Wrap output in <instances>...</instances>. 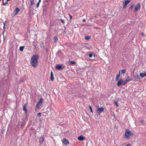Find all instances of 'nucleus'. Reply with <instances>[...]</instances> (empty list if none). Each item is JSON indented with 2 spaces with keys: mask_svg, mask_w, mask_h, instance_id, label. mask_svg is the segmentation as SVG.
I'll list each match as a JSON object with an SVG mask.
<instances>
[{
  "mask_svg": "<svg viewBox=\"0 0 146 146\" xmlns=\"http://www.w3.org/2000/svg\"><path fill=\"white\" fill-rule=\"evenodd\" d=\"M38 58V56L36 55H33L32 57L30 62L31 65L34 68L37 67L38 63L37 60Z\"/></svg>",
  "mask_w": 146,
  "mask_h": 146,
  "instance_id": "f257e3e1",
  "label": "nucleus"
},
{
  "mask_svg": "<svg viewBox=\"0 0 146 146\" xmlns=\"http://www.w3.org/2000/svg\"><path fill=\"white\" fill-rule=\"evenodd\" d=\"M133 135V133L129 129L126 130L125 133V137L126 139H128L129 137V136H132Z\"/></svg>",
  "mask_w": 146,
  "mask_h": 146,
  "instance_id": "f03ea898",
  "label": "nucleus"
},
{
  "mask_svg": "<svg viewBox=\"0 0 146 146\" xmlns=\"http://www.w3.org/2000/svg\"><path fill=\"white\" fill-rule=\"evenodd\" d=\"M43 99L42 98H40L39 101L37 102L36 105V108H38L40 107V106L43 101Z\"/></svg>",
  "mask_w": 146,
  "mask_h": 146,
  "instance_id": "7ed1b4c3",
  "label": "nucleus"
},
{
  "mask_svg": "<svg viewBox=\"0 0 146 146\" xmlns=\"http://www.w3.org/2000/svg\"><path fill=\"white\" fill-rule=\"evenodd\" d=\"M135 12H137L138 10H140L141 8V5L140 3H137L135 7Z\"/></svg>",
  "mask_w": 146,
  "mask_h": 146,
  "instance_id": "20e7f679",
  "label": "nucleus"
},
{
  "mask_svg": "<svg viewBox=\"0 0 146 146\" xmlns=\"http://www.w3.org/2000/svg\"><path fill=\"white\" fill-rule=\"evenodd\" d=\"M104 109V108L103 107L98 108L97 110V112L98 113L100 114L103 111Z\"/></svg>",
  "mask_w": 146,
  "mask_h": 146,
  "instance_id": "39448f33",
  "label": "nucleus"
},
{
  "mask_svg": "<svg viewBox=\"0 0 146 146\" xmlns=\"http://www.w3.org/2000/svg\"><path fill=\"white\" fill-rule=\"evenodd\" d=\"M119 100V98H117L114 100V103L116 105L117 107H119V105L118 104V102Z\"/></svg>",
  "mask_w": 146,
  "mask_h": 146,
  "instance_id": "423d86ee",
  "label": "nucleus"
},
{
  "mask_svg": "<svg viewBox=\"0 0 146 146\" xmlns=\"http://www.w3.org/2000/svg\"><path fill=\"white\" fill-rule=\"evenodd\" d=\"M130 2V0H127L125 1V4L123 7V8H125L126 7L127 5L129 4Z\"/></svg>",
  "mask_w": 146,
  "mask_h": 146,
  "instance_id": "0eeeda50",
  "label": "nucleus"
},
{
  "mask_svg": "<svg viewBox=\"0 0 146 146\" xmlns=\"http://www.w3.org/2000/svg\"><path fill=\"white\" fill-rule=\"evenodd\" d=\"M86 138L84 136H80L78 137V139L79 141H83L85 140Z\"/></svg>",
  "mask_w": 146,
  "mask_h": 146,
  "instance_id": "6e6552de",
  "label": "nucleus"
},
{
  "mask_svg": "<svg viewBox=\"0 0 146 146\" xmlns=\"http://www.w3.org/2000/svg\"><path fill=\"white\" fill-rule=\"evenodd\" d=\"M123 82V80L121 78L120 79L117 84V86H120Z\"/></svg>",
  "mask_w": 146,
  "mask_h": 146,
  "instance_id": "1a4fd4ad",
  "label": "nucleus"
},
{
  "mask_svg": "<svg viewBox=\"0 0 146 146\" xmlns=\"http://www.w3.org/2000/svg\"><path fill=\"white\" fill-rule=\"evenodd\" d=\"M19 11V9L18 7H17L16 10L14 11L13 13H15L14 16L17 15Z\"/></svg>",
  "mask_w": 146,
  "mask_h": 146,
  "instance_id": "9d476101",
  "label": "nucleus"
},
{
  "mask_svg": "<svg viewBox=\"0 0 146 146\" xmlns=\"http://www.w3.org/2000/svg\"><path fill=\"white\" fill-rule=\"evenodd\" d=\"M140 79V78L139 76L138 75H137L136 76H135L134 79L135 80V81H137L138 80H139Z\"/></svg>",
  "mask_w": 146,
  "mask_h": 146,
  "instance_id": "9b49d317",
  "label": "nucleus"
},
{
  "mask_svg": "<svg viewBox=\"0 0 146 146\" xmlns=\"http://www.w3.org/2000/svg\"><path fill=\"white\" fill-rule=\"evenodd\" d=\"M44 141V139L42 137H40L39 139V142L40 144H42Z\"/></svg>",
  "mask_w": 146,
  "mask_h": 146,
  "instance_id": "f8f14e48",
  "label": "nucleus"
},
{
  "mask_svg": "<svg viewBox=\"0 0 146 146\" xmlns=\"http://www.w3.org/2000/svg\"><path fill=\"white\" fill-rule=\"evenodd\" d=\"M63 143L65 145H66L69 143V142L66 139H64L63 141H62Z\"/></svg>",
  "mask_w": 146,
  "mask_h": 146,
  "instance_id": "ddd939ff",
  "label": "nucleus"
},
{
  "mask_svg": "<svg viewBox=\"0 0 146 146\" xmlns=\"http://www.w3.org/2000/svg\"><path fill=\"white\" fill-rule=\"evenodd\" d=\"M54 79L53 72L51 71L50 72V80L52 81H53Z\"/></svg>",
  "mask_w": 146,
  "mask_h": 146,
  "instance_id": "4468645a",
  "label": "nucleus"
},
{
  "mask_svg": "<svg viewBox=\"0 0 146 146\" xmlns=\"http://www.w3.org/2000/svg\"><path fill=\"white\" fill-rule=\"evenodd\" d=\"M146 74H145V72L144 73H141L140 74V76L141 77L143 78L145 76H146Z\"/></svg>",
  "mask_w": 146,
  "mask_h": 146,
  "instance_id": "2eb2a0df",
  "label": "nucleus"
},
{
  "mask_svg": "<svg viewBox=\"0 0 146 146\" xmlns=\"http://www.w3.org/2000/svg\"><path fill=\"white\" fill-rule=\"evenodd\" d=\"M62 68V66L61 65H60L58 64L56 65V68L58 70H60Z\"/></svg>",
  "mask_w": 146,
  "mask_h": 146,
  "instance_id": "dca6fc26",
  "label": "nucleus"
},
{
  "mask_svg": "<svg viewBox=\"0 0 146 146\" xmlns=\"http://www.w3.org/2000/svg\"><path fill=\"white\" fill-rule=\"evenodd\" d=\"M120 76V71H119V74H117L116 75V80L117 81L118 80Z\"/></svg>",
  "mask_w": 146,
  "mask_h": 146,
  "instance_id": "f3484780",
  "label": "nucleus"
},
{
  "mask_svg": "<svg viewBox=\"0 0 146 146\" xmlns=\"http://www.w3.org/2000/svg\"><path fill=\"white\" fill-rule=\"evenodd\" d=\"M27 106V104H25L23 106V110H24V111H25L26 112H27L26 107Z\"/></svg>",
  "mask_w": 146,
  "mask_h": 146,
  "instance_id": "a211bd4d",
  "label": "nucleus"
},
{
  "mask_svg": "<svg viewBox=\"0 0 146 146\" xmlns=\"http://www.w3.org/2000/svg\"><path fill=\"white\" fill-rule=\"evenodd\" d=\"M91 38L90 36H85L84 38L86 40H88Z\"/></svg>",
  "mask_w": 146,
  "mask_h": 146,
  "instance_id": "6ab92c4d",
  "label": "nucleus"
},
{
  "mask_svg": "<svg viewBox=\"0 0 146 146\" xmlns=\"http://www.w3.org/2000/svg\"><path fill=\"white\" fill-rule=\"evenodd\" d=\"M53 40L54 42H56L58 40V38L57 36H54Z\"/></svg>",
  "mask_w": 146,
  "mask_h": 146,
  "instance_id": "aec40b11",
  "label": "nucleus"
},
{
  "mask_svg": "<svg viewBox=\"0 0 146 146\" xmlns=\"http://www.w3.org/2000/svg\"><path fill=\"white\" fill-rule=\"evenodd\" d=\"M24 48V46H21L20 47L19 50L20 51H23V49Z\"/></svg>",
  "mask_w": 146,
  "mask_h": 146,
  "instance_id": "412c9836",
  "label": "nucleus"
},
{
  "mask_svg": "<svg viewBox=\"0 0 146 146\" xmlns=\"http://www.w3.org/2000/svg\"><path fill=\"white\" fill-rule=\"evenodd\" d=\"M30 2L31 3V5H33L34 3V0H30Z\"/></svg>",
  "mask_w": 146,
  "mask_h": 146,
  "instance_id": "4be33fe9",
  "label": "nucleus"
},
{
  "mask_svg": "<svg viewBox=\"0 0 146 146\" xmlns=\"http://www.w3.org/2000/svg\"><path fill=\"white\" fill-rule=\"evenodd\" d=\"M69 63L70 65H72L75 64L76 63V62L73 61H70Z\"/></svg>",
  "mask_w": 146,
  "mask_h": 146,
  "instance_id": "5701e85b",
  "label": "nucleus"
},
{
  "mask_svg": "<svg viewBox=\"0 0 146 146\" xmlns=\"http://www.w3.org/2000/svg\"><path fill=\"white\" fill-rule=\"evenodd\" d=\"M126 71L124 69L122 70H121V73L123 74L125 73Z\"/></svg>",
  "mask_w": 146,
  "mask_h": 146,
  "instance_id": "b1692460",
  "label": "nucleus"
},
{
  "mask_svg": "<svg viewBox=\"0 0 146 146\" xmlns=\"http://www.w3.org/2000/svg\"><path fill=\"white\" fill-rule=\"evenodd\" d=\"M7 1H6L5 2H4L3 1V4L4 5H5L6 4H7Z\"/></svg>",
  "mask_w": 146,
  "mask_h": 146,
  "instance_id": "393cba45",
  "label": "nucleus"
},
{
  "mask_svg": "<svg viewBox=\"0 0 146 146\" xmlns=\"http://www.w3.org/2000/svg\"><path fill=\"white\" fill-rule=\"evenodd\" d=\"M89 107L90 109V110L92 112V113L93 112V111H92V107L91 106H90V105L89 106Z\"/></svg>",
  "mask_w": 146,
  "mask_h": 146,
  "instance_id": "a878e982",
  "label": "nucleus"
},
{
  "mask_svg": "<svg viewBox=\"0 0 146 146\" xmlns=\"http://www.w3.org/2000/svg\"><path fill=\"white\" fill-rule=\"evenodd\" d=\"M60 21L62 23H64V21L63 19H60Z\"/></svg>",
  "mask_w": 146,
  "mask_h": 146,
  "instance_id": "bb28decb",
  "label": "nucleus"
},
{
  "mask_svg": "<svg viewBox=\"0 0 146 146\" xmlns=\"http://www.w3.org/2000/svg\"><path fill=\"white\" fill-rule=\"evenodd\" d=\"M129 77H128L125 80L126 81V82H128L130 80L129 79Z\"/></svg>",
  "mask_w": 146,
  "mask_h": 146,
  "instance_id": "cd10ccee",
  "label": "nucleus"
},
{
  "mask_svg": "<svg viewBox=\"0 0 146 146\" xmlns=\"http://www.w3.org/2000/svg\"><path fill=\"white\" fill-rule=\"evenodd\" d=\"M5 22H4L3 23V29L4 30H5Z\"/></svg>",
  "mask_w": 146,
  "mask_h": 146,
  "instance_id": "c85d7f7f",
  "label": "nucleus"
},
{
  "mask_svg": "<svg viewBox=\"0 0 146 146\" xmlns=\"http://www.w3.org/2000/svg\"><path fill=\"white\" fill-rule=\"evenodd\" d=\"M93 54H90L89 55V57H90V58H92V56H93Z\"/></svg>",
  "mask_w": 146,
  "mask_h": 146,
  "instance_id": "c756f323",
  "label": "nucleus"
},
{
  "mask_svg": "<svg viewBox=\"0 0 146 146\" xmlns=\"http://www.w3.org/2000/svg\"><path fill=\"white\" fill-rule=\"evenodd\" d=\"M41 113H38L37 115L39 117H40L41 116Z\"/></svg>",
  "mask_w": 146,
  "mask_h": 146,
  "instance_id": "7c9ffc66",
  "label": "nucleus"
},
{
  "mask_svg": "<svg viewBox=\"0 0 146 146\" xmlns=\"http://www.w3.org/2000/svg\"><path fill=\"white\" fill-rule=\"evenodd\" d=\"M39 4L40 3H39V2H38V3H37L36 5V7L37 8H38L39 7Z\"/></svg>",
  "mask_w": 146,
  "mask_h": 146,
  "instance_id": "2f4dec72",
  "label": "nucleus"
},
{
  "mask_svg": "<svg viewBox=\"0 0 146 146\" xmlns=\"http://www.w3.org/2000/svg\"><path fill=\"white\" fill-rule=\"evenodd\" d=\"M133 6H134V5H132L131 7H130V9H132L133 7Z\"/></svg>",
  "mask_w": 146,
  "mask_h": 146,
  "instance_id": "473e14b6",
  "label": "nucleus"
},
{
  "mask_svg": "<svg viewBox=\"0 0 146 146\" xmlns=\"http://www.w3.org/2000/svg\"><path fill=\"white\" fill-rule=\"evenodd\" d=\"M68 15L70 18V20L71 19H72V16L71 15H70V14H69Z\"/></svg>",
  "mask_w": 146,
  "mask_h": 146,
  "instance_id": "72a5a7b5",
  "label": "nucleus"
},
{
  "mask_svg": "<svg viewBox=\"0 0 146 146\" xmlns=\"http://www.w3.org/2000/svg\"><path fill=\"white\" fill-rule=\"evenodd\" d=\"M140 122L141 123H142L143 122H144V121L143 120H141L140 121Z\"/></svg>",
  "mask_w": 146,
  "mask_h": 146,
  "instance_id": "f704fd0d",
  "label": "nucleus"
},
{
  "mask_svg": "<svg viewBox=\"0 0 146 146\" xmlns=\"http://www.w3.org/2000/svg\"><path fill=\"white\" fill-rule=\"evenodd\" d=\"M127 82H126V80L123 83V85L125 84Z\"/></svg>",
  "mask_w": 146,
  "mask_h": 146,
  "instance_id": "c9c22d12",
  "label": "nucleus"
},
{
  "mask_svg": "<svg viewBox=\"0 0 146 146\" xmlns=\"http://www.w3.org/2000/svg\"><path fill=\"white\" fill-rule=\"evenodd\" d=\"M124 146H131V145H130V144H127L125 145Z\"/></svg>",
  "mask_w": 146,
  "mask_h": 146,
  "instance_id": "e433bc0d",
  "label": "nucleus"
},
{
  "mask_svg": "<svg viewBox=\"0 0 146 146\" xmlns=\"http://www.w3.org/2000/svg\"><path fill=\"white\" fill-rule=\"evenodd\" d=\"M86 21V19H83V20H82V21L83 22H84L85 21Z\"/></svg>",
  "mask_w": 146,
  "mask_h": 146,
  "instance_id": "4c0bfd02",
  "label": "nucleus"
},
{
  "mask_svg": "<svg viewBox=\"0 0 146 146\" xmlns=\"http://www.w3.org/2000/svg\"><path fill=\"white\" fill-rule=\"evenodd\" d=\"M141 35L142 36H143L144 35V34L143 33H142L141 34Z\"/></svg>",
  "mask_w": 146,
  "mask_h": 146,
  "instance_id": "58836bf2",
  "label": "nucleus"
},
{
  "mask_svg": "<svg viewBox=\"0 0 146 146\" xmlns=\"http://www.w3.org/2000/svg\"><path fill=\"white\" fill-rule=\"evenodd\" d=\"M64 34H66V32H65V31H64Z\"/></svg>",
  "mask_w": 146,
  "mask_h": 146,
  "instance_id": "ea45409f",
  "label": "nucleus"
},
{
  "mask_svg": "<svg viewBox=\"0 0 146 146\" xmlns=\"http://www.w3.org/2000/svg\"><path fill=\"white\" fill-rule=\"evenodd\" d=\"M40 1H41V0H39L38 2H39V3H40Z\"/></svg>",
  "mask_w": 146,
  "mask_h": 146,
  "instance_id": "a19ab883",
  "label": "nucleus"
},
{
  "mask_svg": "<svg viewBox=\"0 0 146 146\" xmlns=\"http://www.w3.org/2000/svg\"><path fill=\"white\" fill-rule=\"evenodd\" d=\"M23 0V1L24 0Z\"/></svg>",
  "mask_w": 146,
  "mask_h": 146,
  "instance_id": "79ce46f5",
  "label": "nucleus"
}]
</instances>
